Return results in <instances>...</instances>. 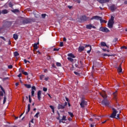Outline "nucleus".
<instances>
[{"instance_id":"nucleus-61","label":"nucleus","mask_w":127,"mask_h":127,"mask_svg":"<svg viewBox=\"0 0 127 127\" xmlns=\"http://www.w3.org/2000/svg\"><path fill=\"white\" fill-rule=\"evenodd\" d=\"M0 96H3V91H0Z\"/></svg>"},{"instance_id":"nucleus-54","label":"nucleus","mask_w":127,"mask_h":127,"mask_svg":"<svg viewBox=\"0 0 127 127\" xmlns=\"http://www.w3.org/2000/svg\"><path fill=\"white\" fill-rule=\"evenodd\" d=\"M8 69H12V65H8Z\"/></svg>"},{"instance_id":"nucleus-30","label":"nucleus","mask_w":127,"mask_h":127,"mask_svg":"<svg viewBox=\"0 0 127 127\" xmlns=\"http://www.w3.org/2000/svg\"><path fill=\"white\" fill-rule=\"evenodd\" d=\"M22 73L25 76H27V75H28V73L27 72L24 71L23 70L22 71Z\"/></svg>"},{"instance_id":"nucleus-12","label":"nucleus","mask_w":127,"mask_h":127,"mask_svg":"<svg viewBox=\"0 0 127 127\" xmlns=\"http://www.w3.org/2000/svg\"><path fill=\"white\" fill-rule=\"evenodd\" d=\"M123 63H121V64L119 65V67L118 68L117 70L118 71V73H122L123 72V68H122V64Z\"/></svg>"},{"instance_id":"nucleus-20","label":"nucleus","mask_w":127,"mask_h":127,"mask_svg":"<svg viewBox=\"0 0 127 127\" xmlns=\"http://www.w3.org/2000/svg\"><path fill=\"white\" fill-rule=\"evenodd\" d=\"M13 38L14 39H15V40H17L18 39V35L14 34L13 35Z\"/></svg>"},{"instance_id":"nucleus-63","label":"nucleus","mask_w":127,"mask_h":127,"mask_svg":"<svg viewBox=\"0 0 127 127\" xmlns=\"http://www.w3.org/2000/svg\"><path fill=\"white\" fill-rule=\"evenodd\" d=\"M65 100H66V102H69V98L65 97Z\"/></svg>"},{"instance_id":"nucleus-53","label":"nucleus","mask_w":127,"mask_h":127,"mask_svg":"<svg viewBox=\"0 0 127 127\" xmlns=\"http://www.w3.org/2000/svg\"><path fill=\"white\" fill-rule=\"evenodd\" d=\"M117 41H118V38H115L113 40V42H117Z\"/></svg>"},{"instance_id":"nucleus-59","label":"nucleus","mask_w":127,"mask_h":127,"mask_svg":"<svg viewBox=\"0 0 127 127\" xmlns=\"http://www.w3.org/2000/svg\"><path fill=\"white\" fill-rule=\"evenodd\" d=\"M52 67H53V68H56V66L55 65V64H52Z\"/></svg>"},{"instance_id":"nucleus-33","label":"nucleus","mask_w":127,"mask_h":127,"mask_svg":"<svg viewBox=\"0 0 127 127\" xmlns=\"http://www.w3.org/2000/svg\"><path fill=\"white\" fill-rule=\"evenodd\" d=\"M68 114L71 117V118H73V117H74V114H73V113H72L70 112H68Z\"/></svg>"},{"instance_id":"nucleus-37","label":"nucleus","mask_w":127,"mask_h":127,"mask_svg":"<svg viewBox=\"0 0 127 127\" xmlns=\"http://www.w3.org/2000/svg\"><path fill=\"white\" fill-rule=\"evenodd\" d=\"M102 55V56H104V57L108 56V57H110V56H112V55H108L107 54H103Z\"/></svg>"},{"instance_id":"nucleus-48","label":"nucleus","mask_w":127,"mask_h":127,"mask_svg":"<svg viewBox=\"0 0 127 127\" xmlns=\"http://www.w3.org/2000/svg\"><path fill=\"white\" fill-rule=\"evenodd\" d=\"M73 0L74 1L77 2V3H80V2H81V0Z\"/></svg>"},{"instance_id":"nucleus-46","label":"nucleus","mask_w":127,"mask_h":127,"mask_svg":"<svg viewBox=\"0 0 127 127\" xmlns=\"http://www.w3.org/2000/svg\"><path fill=\"white\" fill-rule=\"evenodd\" d=\"M121 49H127V47L126 46H123L121 47Z\"/></svg>"},{"instance_id":"nucleus-2","label":"nucleus","mask_w":127,"mask_h":127,"mask_svg":"<svg viewBox=\"0 0 127 127\" xmlns=\"http://www.w3.org/2000/svg\"><path fill=\"white\" fill-rule=\"evenodd\" d=\"M11 24H12V22L11 21L5 22L3 26L0 27V33H1V31H2V30H5L7 28L10 27V26H11Z\"/></svg>"},{"instance_id":"nucleus-41","label":"nucleus","mask_w":127,"mask_h":127,"mask_svg":"<svg viewBox=\"0 0 127 127\" xmlns=\"http://www.w3.org/2000/svg\"><path fill=\"white\" fill-rule=\"evenodd\" d=\"M117 91L115 92H114V93H113V96H114V97L115 98V99H117L116 98V97H117Z\"/></svg>"},{"instance_id":"nucleus-18","label":"nucleus","mask_w":127,"mask_h":127,"mask_svg":"<svg viewBox=\"0 0 127 127\" xmlns=\"http://www.w3.org/2000/svg\"><path fill=\"white\" fill-rule=\"evenodd\" d=\"M2 14H6V13H8V10L6 9H3L1 11Z\"/></svg>"},{"instance_id":"nucleus-52","label":"nucleus","mask_w":127,"mask_h":127,"mask_svg":"<svg viewBox=\"0 0 127 127\" xmlns=\"http://www.w3.org/2000/svg\"><path fill=\"white\" fill-rule=\"evenodd\" d=\"M43 90L44 91V92H46V91H47V88H46V87H43Z\"/></svg>"},{"instance_id":"nucleus-42","label":"nucleus","mask_w":127,"mask_h":127,"mask_svg":"<svg viewBox=\"0 0 127 127\" xmlns=\"http://www.w3.org/2000/svg\"><path fill=\"white\" fill-rule=\"evenodd\" d=\"M40 80H43V79L44 78V75L42 74L40 75Z\"/></svg>"},{"instance_id":"nucleus-58","label":"nucleus","mask_w":127,"mask_h":127,"mask_svg":"<svg viewBox=\"0 0 127 127\" xmlns=\"http://www.w3.org/2000/svg\"><path fill=\"white\" fill-rule=\"evenodd\" d=\"M10 44H11V42L10 40H9L8 42V45H10Z\"/></svg>"},{"instance_id":"nucleus-8","label":"nucleus","mask_w":127,"mask_h":127,"mask_svg":"<svg viewBox=\"0 0 127 127\" xmlns=\"http://www.w3.org/2000/svg\"><path fill=\"white\" fill-rule=\"evenodd\" d=\"M80 106L81 108H84V107H86L87 106V101H85V100L82 99L81 101V103L80 104Z\"/></svg>"},{"instance_id":"nucleus-55","label":"nucleus","mask_w":127,"mask_h":127,"mask_svg":"<svg viewBox=\"0 0 127 127\" xmlns=\"http://www.w3.org/2000/svg\"><path fill=\"white\" fill-rule=\"evenodd\" d=\"M31 97H30V95L29 96V103H31Z\"/></svg>"},{"instance_id":"nucleus-1","label":"nucleus","mask_w":127,"mask_h":127,"mask_svg":"<svg viewBox=\"0 0 127 127\" xmlns=\"http://www.w3.org/2000/svg\"><path fill=\"white\" fill-rule=\"evenodd\" d=\"M100 96H101V97L104 99L101 102L102 105L105 107H108V106H110V101L107 99V98H108L107 94H105V93L103 94L100 93Z\"/></svg>"},{"instance_id":"nucleus-10","label":"nucleus","mask_w":127,"mask_h":127,"mask_svg":"<svg viewBox=\"0 0 127 127\" xmlns=\"http://www.w3.org/2000/svg\"><path fill=\"white\" fill-rule=\"evenodd\" d=\"M117 8V6L115 4H113L110 6V9L112 11V12H114Z\"/></svg>"},{"instance_id":"nucleus-31","label":"nucleus","mask_w":127,"mask_h":127,"mask_svg":"<svg viewBox=\"0 0 127 127\" xmlns=\"http://www.w3.org/2000/svg\"><path fill=\"white\" fill-rule=\"evenodd\" d=\"M19 55V54L18 53V52H15L14 53V56H15V57H16V56H18Z\"/></svg>"},{"instance_id":"nucleus-19","label":"nucleus","mask_w":127,"mask_h":127,"mask_svg":"<svg viewBox=\"0 0 127 127\" xmlns=\"http://www.w3.org/2000/svg\"><path fill=\"white\" fill-rule=\"evenodd\" d=\"M74 62H75V63H73L72 64L74 65V66L76 67V68H78V62L77 60H74Z\"/></svg>"},{"instance_id":"nucleus-21","label":"nucleus","mask_w":127,"mask_h":127,"mask_svg":"<svg viewBox=\"0 0 127 127\" xmlns=\"http://www.w3.org/2000/svg\"><path fill=\"white\" fill-rule=\"evenodd\" d=\"M101 46H102V47H105V46H106V47H107L108 48H109V46H108V45H107V44H106V43L104 42H102L101 43Z\"/></svg>"},{"instance_id":"nucleus-16","label":"nucleus","mask_w":127,"mask_h":127,"mask_svg":"<svg viewBox=\"0 0 127 127\" xmlns=\"http://www.w3.org/2000/svg\"><path fill=\"white\" fill-rule=\"evenodd\" d=\"M37 95L38 99L39 101H40V100H41V90H39V91H38Z\"/></svg>"},{"instance_id":"nucleus-60","label":"nucleus","mask_w":127,"mask_h":127,"mask_svg":"<svg viewBox=\"0 0 127 127\" xmlns=\"http://www.w3.org/2000/svg\"><path fill=\"white\" fill-rule=\"evenodd\" d=\"M21 76H22L21 73H19V74L17 75V76H18L19 78H20V77H21Z\"/></svg>"},{"instance_id":"nucleus-51","label":"nucleus","mask_w":127,"mask_h":127,"mask_svg":"<svg viewBox=\"0 0 127 127\" xmlns=\"http://www.w3.org/2000/svg\"><path fill=\"white\" fill-rule=\"evenodd\" d=\"M0 38H1V39L3 40L4 41H5L6 40L5 39V38L2 36H0Z\"/></svg>"},{"instance_id":"nucleus-38","label":"nucleus","mask_w":127,"mask_h":127,"mask_svg":"<svg viewBox=\"0 0 127 127\" xmlns=\"http://www.w3.org/2000/svg\"><path fill=\"white\" fill-rule=\"evenodd\" d=\"M62 121H67V120L66 119V116H63L62 119Z\"/></svg>"},{"instance_id":"nucleus-44","label":"nucleus","mask_w":127,"mask_h":127,"mask_svg":"<svg viewBox=\"0 0 127 127\" xmlns=\"http://www.w3.org/2000/svg\"><path fill=\"white\" fill-rule=\"evenodd\" d=\"M46 16V14H45V13L42 14V18H45Z\"/></svg>"},{"instance_id":"nucleus-27","label":"nucleus","mask_w":127,"mask_h":127,"mask_svg":"<svg viewBox=\"0 0 127 127\" xmlns=\"http://www.w3.org/2000/svg\"><path fill=\"white\" fill-rule=\"evenodd\" d=\"M12 12H14V13H15L16 12H19V10L17 9H15L12 10Z\"/></svg>"},{"instance_id":"nucleus-15","label":"nucleus","mask_w":127,"mask_h":127,"mask_svg":"<svg viewBox=\"0 0 127 127\" xmlns=\"http://www.w3.org/2000/svg\"><path fill=\"white\" fill-rule=\"evenodd\" d=\"M98 1L100 3H106V2H109L110 0H98Z\"/></svg>"},{"instance_id":"nucleus-36","label":"nucleus","mask_w":127,"mask_h":127,"mask_svg":"<svg viewBox=\"0 0 127 127\" xmlns=\"http://www.w3.org/2000/svg\"><path fill=\"white\" fill-rule=\"evenodd\" d=\"M5 102H6V97L4 96L3 98V104H5Z\"/></svg>"},{"instance_id":"nucleus-7","label":"nucleus","mask_w":127,"mask_h":127,"mask_svg":"<svg viewBox=\"0 0 127 127\" xmlns=\"http://www.w3.org/2000/svg\"><path fill=\"white\" fill-rule=\"evenodd\" d=\"M99 31H102V32H106V33L108 32H110V30L108 29L107 27H101L99 28Z\"/></svg>"},{"instance_id":"nucleus-11","label":"nucleus","mask_w":127,"mask_h":127,"mask_svg":"<svg viewBox=\"0 0 127 127\" xmlns=\"http://www.w3.org/2000/svg\"><path fill=\"white\" fill-rule=\"evenodd\" d=\"M31 21L28 18H25L22 21L23 24H28V23H30Z\"/></svg>"},{"instance_id":"nucleus-17","label":"nucleus","mask_w":127,"mask_h":127,"mask_svg":"<svg viewBox=\"0 0 127 127\" xmlns=\"http://www.w3.org/2000/svg\"><path fill=\"white\" fill-rule=\"evenodd\" d=\"M85 50V47L83 46H79L78 47V52H82V51H84Z\"/></svg>"},{"instance_id":"nucleus-23","label":"nucleus","mask_w":127,"mask_h":127,"mask_svg":"<svg viewBox=\"0 0 127 127\" xmlns=\"http://www.w3.org/2000/svg\"><path fill=\"white\" fill-rule=\"evenodd\" d=\"M30 111V104H28V110L26 112V115H27V114H28V113H29Z\"/></svg>"},{"instance_id":"nucleus-49","label":"nucleus","mask_w":127,"mask_h":127,"mask_svg":"<svg viewBox=\"0 0 127 127\" xmlns=\"http://www.w3.org/2000/svg\"><path fill=\"white\" fill-rule=\"evenodd\" d=\"M70 70L71 71H73V70H75V68H74V65L73 64L72 65V67L70 68Z\"/></svg>"},{"instance_id":"nucleus-24","label":"nucleus","mask_w":127,"mask_h":127,"mask_svg":"<svg viewBox=\"0 0 127 127\" xmlns=\"http://www.w3.org/2000/svg\"><path fill=\"white\" fill-rule=\"evenodd\" d=\"M92 24L86 25V28H87V29H92Z\"/></svg>"},{"instance_id":"nucleus-34","label":"nucleus","mask_w":127,"mask_h":127,"mask_svg":"<svg viewBox=\"0 0 127 127\" xmlns=\"http://www.w3.org/2000/svg\"><path fill=\"white\" fill-rule=\"evenodd\" d=\"M40 114V112H38L36 115L34 116L35 118H37V119H38V115Z\"/></svg>"},{"instance_id":"nucleus-4","label":"nucleus","mask_w":127,"mask_h":127,"mask_svg":"<svg viewBox=\"0 0 127 127\" xmlns=\"http://www.w3.org/2000/svg\"><path fill=\"white\" fill-rule=\"evenodd\" d=\"M93 19H95L96 20H100V23H107V21L102 19V17L99 16L98 15L93 16L90 20H93Z\"/></svg>"},{"instance_id":"nucleus-6","label":"nucleus","mask_w":127,"mask_h":127,"mask_svg":"<svg viewBox=\"0 0 127 127\" xmlns=\"http://www.w3.org/2000/svg\"><path fill=\"white\" fill-rule=\"evenodd\" d=\"M68 103L67 102H65L64 104H59L58 106V110H63V109H65V107L67 106Z\"/></svg>"},{"instance_id":"nucleus-28","label":"nucleus","mask_w":127,"mask_h":127,"mask_svg":"<svg viewBox=\"0 0 127 127\" xmlns=\"http://www.w3.org/2000/svg\"><path fill=\"white\" fill-rule=\"evenodd\" d=\"M67 59L70 61V62H74V61H75L74 60H73V59H72V58L70 57H68L67 58Z\"/></svg>"},{"instance_id":"nucleus-62","label":"nucleus","mask_w":127,"mask_h":127,"mask_svg":"<svg viewBox=\"0 0 127 127\" xmlns=\"http://www.w3.org/2000/svg\"><path fill=\"white\" fill-rule=\"evenodd\" d=\"M24 63H25V64H26L27 63V61L26 59H24Z\"/></svg>"},{"instance_id":"nucleus-5","label":"nucleus","mask_w":127,"mask_h":127,"mask_svg":"<svg viewBox=\"0 0 127 127\" xmlns=\"http://www.w3.org/2000/svg\"><path fill=\"white\" fill-rule=\"evenodd\" d=\"M89 19V17L86 16V15L81 16L79 18H78V21L79 22H84L87 21Z\"/></svg>"},{"instance_id":"nucleus-14","label":"nucleus","mask_w":127,"mask_h":127,"mask_svg":"<svg viewBox=\"0 0 127 127\" xmlns=\"http://www.w3.org/2000/svg\"><path fill=\"white\" fill-rule=\"evenodd\" d=\"M85 48H87V47H89L90 50L87 51V53H90L91 51L92 50V46L90 45H84Z\"/></svg>"},{"instance_id":"nucleus-40","label":"nucleus","mask_w":127,"mask_h":127,"mask_svg":"<svg viewBox=\"0 0 127 127\" xmlns=\"http://www.w3.org/2000/svg\"><path fill=\"white\" fill-rule=\"evenodd\" d=\"M8 6H9V7H12V6H13V4H12V3H11V2H10L8 3Z\"/></svg>"},{"instance_id":"nucleus-50","label":"nucleus","mask_w":127,"mask_h":127,"mask_svg":"<svg viewBox=\"0 0 127 127\" xmlns=\"http://www.w3.org/2000/svg\"><path fill=\"white\" fill-rule=\"evenodd\" d=\"M58 115L59 116V117H58L57 118V120H59L60 121V114L59 113V112H58Z\"/></svg>"},{"instance_id":"nucleus-39","label":"nucleus","mask_w":127,"mask_h":127,"mask_svg":"<svg viewBox=\"0 0 127 127\" xmlns=\"http://www.w3.org/2000/svg\"><path fill=\"white\" fill-rule=\"evenodd\" d=\"M114 19H115V17L113 16H111V19L109 21H114Z\"/></svg>"},{"instance_id":"nucleus-29","label":"nucleus","mask_w":127,"mask_h":127,"mask_svg":"<svg viewBox=\"0 0 127 127\" xmlns=\"http://www.w3.org/2000/svg\"><path fill=\"white\" fill-rule=\"evenodd\" d=\"M56 65L58 67H61V66H62V64H61V63L57 62L56 63Z\"/></svg>"},{"instance_id":"nucleus-64","label":"nucleus","mask_w":127,"mask_h":127,"mask_svg":"<svg viewBox=\"0 0 127 127\" xmlns=\"http://www.w3.org/2000/svg\"><path fill=\"white\" fill-rule=\"evenodd\" d=\"M68 120L69 121V122H71V121H72V119L71 118H68Z\"/></svg>"},{"instance_id":"nucleus-13","label":"nucleus","mask_w":127,"mask_h":127,"mask_svg":"<svg viewBox=\"0 0 127 127\" xmlns=\"http://www.w3.org/2000/svg\"><path fill=\"white\" fill-rule=\"evenodd\" d=\"M34 91H36V87H35V86H32V91H31V94H32V97H34V93H35Z\"/></svg>"},{"instance_id":"nucleus-32","label":"nucleus","mask_w":127,"mask_h":127,"mask_svg":"<svg viewBox=\"0 0 127 127\" xmlns=\"http://www.w3.org/2000/svg\"><path fill=\"white\" fill-rule=\"evenodd\" d=\"M25 86L28 88L30 89L31 88V85L30 84H25Z\"/></svg>"},{"instance_id":"nucleus-9","label":"nucleus","mask_w":127,"mask_h":127,"mask_svg":"<svg viewBox=\"0 0 127 127\" xmlns=\"http://www.w3.org/2000/svg\"><path fill=\"white\" fill-rule=\"evenodd\" d=\"M114 23H115L114 21H109L108 23V26L109 28H113Z\"/></svg>"},{"instance_id":"nucleus-57","label":"nucleus","mask_w":127,"mask_h":127,"mask_svg":"<svg viewBox=\"0 0 127 127\" xmlns=\"http://www.w3.org/2000/svg\"><path fill=\"white\" fill-rule=\"evenodd\" d=\"M54 51H59V49L54 48Z\"/></svg>"},{"instance_id":"nucleus-26","label":"nucleus","mask_w":127,"mask_h":127,"mask_svg":"<svg viewBox=\"0 0 127 127\" xmlns=\"http://www.w3.org/2000/svg\"><path fill=\"white\" fill-rule=\"evenodd\" d=\"M50 108H51V109L52 110V112L54 114L55 113V108H54V106H52V105H50Z\"/></svg>"},{"instance_id":"nucleus-56","label":"nucleus","mask_w":127,"mask_h":127,"mask_svg":"<svg viewBox=\"0 0 127 127\" xmlns=\"http://www.w3.org/2000/svg\"><path fill=\"white\" fill-rule=\"evenodd\" d=\"M44 80H45V81H48V80H49V77H47L44 79Z\"/></svg>"},{"instance_id":"nucleus-25","label":"nucleus","mask_w":127,"mask_h":127,"mask_svg":"<svg viewBox=\"0 0 127 127\" xmlns=\"http://www.w3.org/2000/svg\"><path fill=\"white\" fill-rule=\"evenodd\" d=\"M35 50H37V49H38V47L37 46V44L35 43L34 44V46H33Z\"/></svg>"},{"instance_id":"nucleus-35","label":"nucleus","mask_w":127,"mask_h":127,"mask_svg":"<svg viewBox=\"0 0 127 127\" xmlns=\"http://www.w3.org/2000/svg\"><path fill=\"white\" fill-rule=\"evenodd\" d=\"M47 60L50 61V60H51V57L50 56L47 55Z\"/></svg>"},{"instance_id":"nucleus-43","label":"nucleus","mask_w":127,"mask_h":127,"mask_svg":"<svg viewBox=\"0 0 127 127\" xmlns=\"http://www.w3.org/2000/svg\"><path fill=\"white\" fill-rule=\"evenodd\" d=\"M0 88L3 93H5V91H4V89H3V88L2 87V86H1V85H0Z\"/></svg>"},{"instance_id":"nucleus-3","label":"nucleus","mask_w":127,"mask_h":127,"mask_svg":"<svg viewBox=\"0 0 127 127\" xmlns=\"http://www.w3.org/2000/svg\"><path fill=\"white\" fill-rule=\"evenodd\" d=\"M112 111L113 113L110 116V117L112 118V119H117L118 120H119V119H120V114H117H117H118V111H117V110L114 108H112ZM116 116L117 118H116Z\"/></svg>"},{"instance_id":"nucleus-22","label":"nucleus","mask_w":127,"mask_h":127,"mask_svg":"<svg viewBox=\"0 0 127 127\" xmlns=\"http://www.w3.org/2000/svg\"><path fill=\"white\" fill-rule=\"evenodd\" d=\"M68 57H70V58H75L76 57L73 55V54H68Z\"/></svg>"},{"instance_id":"nucleus-47","label":"nucleus","mask_w":127,"mask_h":127,"mask_svg":"<svg viewBox=\"0 0 127 127\" xmlns=\"http://www.w3.org/2000/svg\"><path fill=\"white\" fill-rule=\"evenodd\" d=\"M60 46L61 47H63L64 46V45L63 42H60Z\"/></svg>"},{"instance_id":"nucleus-45","label":"nucleus","mask_w":127,"mask_h":127,"mask_svg":"<svg viewBox=\"0 0 127 127\" xmlns=\"http://www.w3.org/2000/svg\"><path fill=\"white\" fill-rule=\"evenodd\" d=\"M73 73H74L75 75H77V76H80V73H79L78 72L74 71Z\"/></svg>"}]
</instances>
